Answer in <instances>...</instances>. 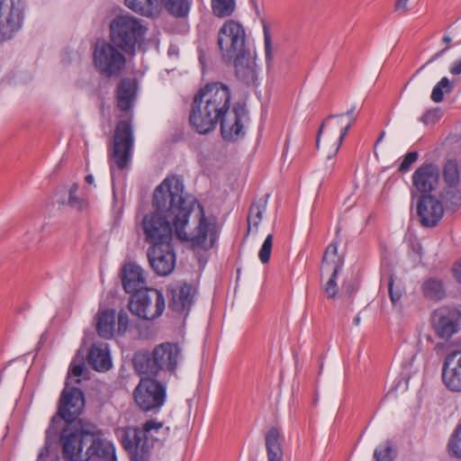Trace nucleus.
<instances>
[{
	"label": "nucleus",
	"mask_w": 461,
	"mask_h": 461,
	"mask_svg": "<svg viewBox=\"0 0 461 461\" xmlns=\"http://www.w3.org/2000/svg\"><path fill=\"white\" fill-rule=\"evenodd\" d=\"M153 206L140 223L145 242L150 246L171 243L173 228L176 237L194 248L211 249L216 240L215 222L204 214L196 199L184 194V185L176 177H167L155 189Z\"/></svg>",
	"instance_id": "f257e3e1"
},
{
	"label": "nucleus",
	"mask_w": 461,
	"mask_h": 461,
	"mask_svg": "<svg viewBox=\"0 0 461 461\" xmlns=\"http://www.w3.org/2000/svg\"><path fill=\"white\" fill-rule=\"evenodd\" d=\"M231 93L223 83L206 84L195 94L191 107L189 122L200 134L212 131L221 123L222 138L236 140L245 134L248 113L244 106L230 109Z\"/></svg>",
	"instance_id": "f03ea898"
},
{
	"label": "nucleus",
	"mask_w": 461,
	"mask_h": 461,
	"mask_svg": "<svg viewBox=\"0 0 461 461\" xmlns=\"http://www.w3.org/2000/svg\"><path fill=\"white\" fill-rule=\"evenodd\" d=\"M84 372V364L77 358H74L70 364L65 388L63 389L60 396L59 406L58 411V416H54L51 419L50 424L46 430L45 444L44 447L40 450L38 455V461L44 459H58V451L52 437L58 433V429L55 428L56 422L59 421L60 419L71 420L77 418L82 412L85 406L84 394L78 388L72 387L68 388L69 384H78L80 382V376Z\"/></svg>",
	"instance_id": "7ed1b4c3"
},
{
	"label": "nucleus",
	"mask_w": 461,
	"mask_h": 461,
	"mask_svg": "<svg viewBox=\"0 0 461 461\" xmlns=\"http://www.w3.org/2000/svg\"><path fill=\"white\" fill-rule=\"evenodd\" d=\"M147 28L142 22L131 14H121L110 23V41L122 52L134 55L146 35Z\"/></svg>",
	"instance_id": "20e7f679"
},
{
	"label": "nucleus",
	"mask_w": 461,
	"mask_h": 461,
	"mask_svg": "<svg viewBox=\"0 0 461 461\" xmlns=\"http://www.w3.org/2000/svg\"><path fill=\"white\" fill-rule=\"evenodd\" d=\"M355 106L351 107L346 113L328 117L321 124L316 139V146L320 147L321 135L326 130L330 142V148L327 152V160L333 159L338 154L345 137L351 127L355 117Z\"/></svg>",
	"instance_id": "39448f33"
},
{
	"label": "nucleus",
	"mask_w": 461,
	"mask_h": 461,
	"mask_svg": "<svg viewBox=\"0 0 461 461\" xmlns=\"http://www.w3.org/2000/svg\"><path fill=\"white\" fill-rule=\"evenodd\" d=\"M77 418L67 420V426L62 429L59 442L63 457L67 461H82L80 459L83 451V442L90 434L95 433V426H84L80 422L73 423Z\"/></svg>",
	"instance_id": "423d86ee"
},
{
	"label": "nucleus",
	"mask_w": 461,
	"mask_h": 461,
	"mask_svg": "<svg viewBox=\"0 0 461 461\" xmlns=\"http://www.w3.org/2000/svg\"><path fill=\"white\" fill-rule=\"evenodd\" d=\"M93 63L95 69L105 77L117 76L123 70L126 59L113 42L101 41L95 46Z\"/></svg>",
	"instance_id": "0eeeda50"
},
{
	"label": "nucleus",
	"mask_w": 461,
	"mask_h": 461,
	"mask_svg": "<svg viewBox=\"0 0 461 461\" xmlns=\"http://www.w3.org/2000/svg\"><path fill=\"white\" fill-rule=\"evenodd\" d=\"M165 306L163 294L154 288H145L142 292L133 294L129 303L131 312L147 321H152L161 316Z\"/></svg>",
	"instance_id": "6e6552de"
},
{
	"label": "nucleus",
	"mask_w": 461,
	"mask_h": 461,
	"mask_svg": "<svg viewBox=\"0 0 461 461\" xmlns=\"http://www.w3.org/2000/svg\"><path fill=\"white\" fill-rule=\"evenodd\" d=\"M246 32L242 24L234 20L223 23L218 33V45L225 59L245 52Z\"/></svg>",
	"instance_id": "1a4fd4ad"
},
{
	"label": "nucleus",
	"mask_w": 461,
	"mask_h": 461,
	"mask_svg": "<svg viewBox=\"0 0 461 461\" xmlns=\"http://www.w3.org/2000/svg\"><path fill=\"white\" fill-rule=\"evenodd\" d=\"M183 359L182 349L176 343L165 342L154 348L148 360L147 373L158 375L164 371L174 374Z\"/></svg>",
	"instance_id": "9d476101"
},
{
	"label": "nucleus",
	"mask_w": 461,
	"mask_h": 461,
	"mask_svg": "<svg viewBox=\"0 0 461 461\" xmlns=\"http://www.w3.org/2000/svg\"><path fill=\"white\" fill-rule=\"evenodd\" d=\"M162 423L154 420L144 423L143 429L128 428L125 429L122 442L124 448L131 454V461L143 459L144 455L149 451L150 445L148 440V433L152 430H158Z\"/></svg>",
	"instance_id": "9b49d317"
},
{
	"label": "nucleus",
	"mask_w": 461,
	"mask_h": 461,
	"mask_svg": "<svg viewBox=\"0 0 461 461\" xmlns=\"http://www.w3.org/2000/svg\"><path fill=\"white\" fill-rule=\"evenodd\" d=\"M133 144L132 129L130 123L120 122L115 129L113 149L112 153L111 174L114 177V165L119 169L127 167Z\"/></svg>",
	"instance_id": "f8f14e48"
},
{
	"label": "nucleus",
	"mask_w": 461,
	"mask_h": 461,
	"mask_svg": "<svg viewBox=\"0 0 461 461\" xmlns=\"http://www.w3.org/2000/svg\"><path fill=\"white\" fill-rule=\"evenodd\" d=\"M23 8L20 2L0 0V42L11 39L23 24Z\"/></svg>",
	"instance_id": "ddd939ff"
},
{
	"label": "nucleus",
	"mask_w": 461,
	"mask_h": 461,
	"mask_svg": "<svg viewBox=\"0 0 461 461\" xmlns=\"http://www.w3.org/2000/svg\"><path fill=\"white\" fill-rule=\"evenodd\" d=\"M165 396V387L154 379H141L134 391L135 402L145 411L160 408L164 403Z\"/></svg>",
	"instance_id": "4468645a"
},
{
	"label": "nucleus",
	"mask_w": 461,
	"mask_h": 461,
	"mask_svg": "<svg viewBox=\"0 0 461 461\" xmlns=\"http://www.w3.org/2000/svg\"><path fill=\"white\" fill-rule=\"evenodd\" d=\"M342 267L343 259L338 254V244L332 242L328 246L321 263V276H329L324 285L325 294L329 298H334L339 292L337 275Z\"/></svg>",
	"instance_id": "2eb2a0df"
},
{
	"label": "nucleus",
	"mask_w": 461,
	"mask_h": 461,
	"mask_svg": "<svg viewBox=\"0 0 461 461\" xmlns=\"http://www.w3.org/2000/svg\"><path fill=\"white\" fill-rule=\"evenodd\" d=\"M431 322L436 334L448 339L461 328V312L452 308H440L433 312Z\"/></svg>",
	"instance_id": "dca6fc26"
},
{
	"label": "nucleus",
	"mask_w": 461,
	"mask_h": 461,
	"mask_svg": "<svg viewBox=\"0 0 461 461\" xmlns=\"http://www.w3.org/2000/svg\"><path fill=\"white\" fill-rule=\"evenodd\" d=\"M147 254L151 268L158 276H168L175 269L176 254L171 243L149 246Z\"/></svg>",
	"instance_id": "f3484780"
},
{
	"label": "nucleus",
	"mask_w": 461,
	"mask_h": 461,
	"mask_svg": "<svg viewBox=\"0 0 461 461\" xmlns=\"http://www.w3.org/2000/svg\"><path fill=\"white\" fill-rule=\"evenodd\" d=\"M439 178L438 167L431 163L420 166L411 176L413 186L421 194L434 191L438 185Z\"/></svg>",
	"instance_id": "a211bd4d"
},
{
	"label": "nucleus",
	"mask_w": 461,
	"mask_h": 461,
	"mask_svg": "<svg viewBox=\"0 0 461 461\" xmlns=\"http://www.w3.org/2000/svg\"><path fill=\"white\" fill-rule=\"evenodd\" d=\"M92 444L86 449L85 461H116L115 447L112 441L103 438L95 427V433L90 434Z\"/></svg>",
	"instance_id": "6ab92c4d"
},
{
	"label": "nucleus",
	"mask_w": 461,
	"mask_h": 461,
	"mask_svg": "<svg viewBox=\"0 0 461 461\" xmlns=\"http://www.w3.org/2000/svg\"><path fill=\"white\" fill-rule=\"evenodd\" d=\"M442 380L450 391L461 392V350L454 351L446 357Z\"/></svg>",
	"instance_id": "aec40b11"
},
{
	"label": "nucleus",
	"mask_w": 461,
	"mask_h": 461,
	"mask_svg": "<svg viewBox=\"0 0 461 461\" xmlns=\"http://www.w3.org/2000/svg\"><path fill=\"white\" fill-rule=\"evenodd\" d=\"M170 308L177 312H188L195 294V289L185 283H176L170 286Z\"/></svg>",
	"instance_id": "412c9836"
},
{
	"label": "nucleus",
	"mask_w": 461,
	"mask_h": 461,
	"mask_svg": "<svg viewBox=\"0 0 461 461\" xmlns=\"http://www.w3.org/2000/svg\"><path fill=\"white\" fill-rule=\"evenodd\" d=\"M417 210L421 224L426 227L435 226L444 214L442 204L431 195L423 196L418 203Z\"/></svg>",
	"instance_id": "4be33fe9"
},
{
	"label": "nucleus",
	"mask_w": 461,
	"mask_h": 461,
	"mask_svg": "<svg viewBox=\"0 0 461 461\" xmlns=\"http://www.w3.org/2000/svg\"><path fill=\"white\" fill-rule=\"evenodd\" d=\"M123 289L128 294H135L142 292L146 287L144 270L137 264L128 263L124 265L122 274Z\"/></svg>",
	"instance_id": "5701e85b"
},
{
	"label": "nucleus",
	"mask_w": 461,
	"mask_h": 461,
	"mask_svg": "<svg viewBox=\"0 0 461 461\" xmlns=\"http://www.w3.org/2000/svg\"><path fill=\"white\" fill-rule=\"evenodd\" d=\"M237 77L247 85L255 84L258 78L257 65L255 59L247 55L246 51L237 57H233Z\"/></svg>",
	"instance_id": "b1692460"
},
{
	"label": "nucleus",
	"mask_w": 461,
	"mask_h": 461,
	"mask_svg": "<svg viewBox=\"0 0 461 461\" xmlns=\"http://www.w3.org/2000/svg\"><path fill=\"white\" fill-rule=\"evenodd\" d=\"M138 86L134 79L124 78L117 86L116 102L121 111L131 110L137 98Z\"/></svg>",
	"instance_id": "393cba45"
},
{
	"label": "nucleus",
	"mask_w": 461,
	"mask_h": 461,
	"mask_svg": "<svg viewBox=\"0 0 461 461\" xmlns=\"http://www.w3.org/2000/svg\"><path fill=\"white\" fill-rule=\"evenodd\" d=\"M87 362L93 369L104 372L112 367V359L107 344H94L87 356Z\"/></svg>",
	"instance_id": "a878e982"
},
{
	"label": "nucleus",
	"mask_w": 461,
	"mask_h": 461,
	"mask_svg": "<svg viewBox=\"0 0 461 461\" xmlns=\"http://www.w3.org/2000/svg\"><path fill=\"white\" fill-rule=\"evenodd\" d=\"M96 331L104 339H109L114 336L116 326L115 311L99 309L96 316Z\"/></svg>",
	"instance_id": "bb28decb"
},
{
	"label": "nucleus",
	"mask_w": 461,
	"mask_h": 461,
	"mask_svg": "<svg viewBox=\"0 0 461 461\" xmlns=\"http://www.w3.org/2000/svg\"><path fill=\"white\" fill-rule=\"evenodd\" d=\"M125 5L136 14L157 17L161 12L159 0H124Z\"/></svg>",
	"instance_id": "cd10ccee"
},
{
	"label": "nucleus",
	"mask_w": 461,
	"mask_h": 461,
	"mask_svg": "<svg viewBox=\"0 0 461 461\" xmlns=\"http://www.w3.org/2000/svg\"><path fill=\"white\" fill-rule=\"evenodd\" d=\"M279 431L272 428L267 434L266 445L268 455V461H280L283 457V452L279 442Z\"/></svg>",
	"instance_id": "c85d7f7f"
},
{
	"label": "nucleus",
	"mask_w": 461,
	"mask_h": 461,
	"mask_svg": "<svg viewBox=\"0 0 461 461\" xmlns=\"http://www.w3.org/2000/svg\"><path fill=\"white\" fill-rule=\"evenodd\" d=\"M422 291L426 297L432 300H439L445 294L442 282L436 278H429L422 285Z\"/></svg>",
	"instance_id": "c756f323"
},
{
	"label": "nucleus",
	"mask_w": 461,
	"mask_h": 461,
	"mask_svg": "<svg viewBox=\"0 0 461 461\" xmlns=\"http://www.w3.org/2000/svg\"><path fill=\"white\" fill-rule=\"evenodd\" d=\"M165 8L176 17H184L190 11L192 0H161Z\"/></svg>",
	"instance_id": "7c9ffc66"
},
{
	"label": "nucleus",
	"mask_w": 461,
	"mask_h": 461,
	"mask_svg": "<svg viewBox=\"0 0 461 461\" xmlns=\"http://www.w3.org/2000/svg\"><path fill=\"white\" fill-rule=\"evenodd\" d=\"M212 14L219 17L224 18L230 16L236 8L235 0H211Z\"/></svg>",
	"instance_id": "2f4dec72"
},
{
	"label": "nucleus",
	"mask_w": 461,
	"mask_h": 461,
	"mask_svg": "<svg viewBox=\"0 0 461 461\" xmlns=\"http://www.w3.org/2000/svg\"><path fill=\"white\" fill-rule=\"evenodd\" d=\"M444 180L449 186H456L459 183V169L456 160L449 159L443 169Z\"/></svg>",
	"instance_id": "473e14b6"
},
{
	"label": "nucleus",
	"mask_w": 461,
	"mask_h": 461,
	"mask_svg": "<svg viewBox=\"0 0 461 461\" xmlns=\"http://www.w3.org/2000/svg\"><path fill=\"white\" fill-rule=\"evenodd\" d=\"M447 447L451 456L461 459V422L450 436Z\"/></svg>",
	"instance_id": "72a5a7b5"
},
{
	"label": "nucleus",
	"mask_w": 461,
	"mask_h": 461,
	"mask_svg": "<svg viewBox=\"0 0 461 461\" xmlns=\"http://www.w3.org/2000/svg\"><path fill=\"white\" fill-rule=\"evenodd\" d=\"M452 90V85L447 77H444L440 81L433 87L431 93V100L435 103H441L444 99L446 93H450Z\"/></svg>",
	"instance_id": "f704fd0d"
},
{
	"label": "nucleus",
	"mask_w": 461,
	"mask_h": 461,
	"mask_svg": "<svg viewBox=\"0 0 461 461\" xmlns=\"http://www.w3.org/2000/svg\"><path fill=\"white\" fill-rule=\"evenodd\" d=\"M375 461H392L394 457V449L390 441L379 445L374 451Z\"/></svg>",
	"instance_id": "c9c22d12"
},
{
	"label": "nucleus",
	"mask_w": 461,
	"mask_h": 461,
	"mask_svg": "<svg viewBox=\"0 0 461 461\" xmlns=\"http://www.w3.org/2000/svg\"><path fill=\"white\" fill-rule=\"evenodd\" d=\"M272 247H273V235L268 234L267 236V238L265 239V240L259 249V252H258V258L261 261V263L267 264L269 261L270 256H271V251H272Z\"/></svg>",
	"instance_id": "e433bc0d"
},
{
	"label": "nucleus",
	"mask_w": 461,
	"mask_h": 461,
	"mask_svg": "<svg viewBox=\"0 0 461 461\" xmlns=\"http://www.w3.org/2000/svg\"><path fill=\"white\" fill-rule=\"evenodd\" d=\"M264 44H265L266 62H267V65L269 67L273 63L274 53H273V48H272L271 36H270V33H269L267 26H264Z\"/></svg>",
	"instance_id": "4c0bfd02"
},
{
	"label": "nucleus",
	"mask_w": 461,
	"mask_h": 461,
	"mask_svg": "<svg viewBox=\"0 0 461 461\" xmlns=\"http://www.w3.org/2000/svg\"><path fill=\"white\" fill-rule=\"evenodd\" d=\"M77 190L78 185L74 183L69 189L68 203L69 206L75 209L81 210L85 204V202L77 196Z\"/></svg>",
	"instance_id": "58836bf2"
},
{
	"label": "nucleus",
	"mask_w": 461,
	"mask_h": 461,
	"mask_svg": "<svg viewBox=\"0 0 461 461\" xmlns=\"http://www.w3.org/2000/svg\"><path fill=\"white\" fill-rule=\"evenodd\" d=\"M419 158V154L417 151L408 152L402 158V162L399 165V171L407 172L411 165L417 161Z\"/></svg>",
	"instance_id": "ea45409f"
},
{
	"label": "nucleus",
	"mask_w": 461,
	"mask_h": 461,
	"mask_svg": "<svg viewBox=\"0 0 461 461\" xmlns=\"http://www.w3.org/2000/svg\"><path fill=\"white\" fill-rule=\"evenodd\" d=\"M117 319V332L119 334H123L127 330L129 325V316L125 312L122 311L119 312Z\"/></svg>",
	"instance_id": "a19ab883"
},
{
	"label": "nucleus",
	"mask_w": 461,
	"mask_h": 461,
	"mask_svg": "<svg viewBox=\"0 0 461 461\" xmlns=\"http://www.w3.org/2000/svg\"><path fill=\"white\" fill-rule=\"evenodd\" d=\"M261 219L262 212L259 210V208H251L249 215L248 217L249 226L250 227L253 224L255 227H258Z\"/></svg>",
	"instance_id": "79ce46f5"
},
{
	"label": "nucleus",
	"mask_w": 461,
	"mask_h": 461,
	"mask_svg": "<svg viewBox=\"0 0 461 461\" xmlns=\"http://www.w3.org/2000/svg\"><path fill=\"white\" fill-rule=\"evenodd\" d=\"M388 286H389V294H390V299L392 301V303L393 305H396L402 298V291L400 289H394L393 281L392 277H390Z\"/></svg>",
	"instance_id": "37998d69"
},
{
	"label": "nucleus",
	"mask_w": 461,
	"mask_h": 461,
	"mask_svg": "<svg viewBox=\"0 0 461 461\" xmlns=\"http://www.w3.org/2000/svg\"><path fill=\"white\" fill-rule=\"evenodd\" d=\"M452 270L456 280L461 284V259L454 264Z\"/></svg>",
	"instance_id": "c03bdc74"
},
{
	"label": "nucleus",
	"mask_w": 461,
	"mask_h": 461,
	"mask_svg": "<svg viewBox=\"0 0 461 461\" xmlns=\"http://www.w3.org/2000/svg\"><path fill=\"white\" fill-rule=\"evenodd\" d=\"M408 1L409 0H397L395 4V11L406 13L408 10Z\"/></svg>",
	"instance_id": "a18cd8bd"
},
{
	"label": "nucleus",
	"mask_w": 461,
	"mask_h": 461,
	"mask_svg": "<svg viewBox=\"0 0 461 461\" xmlns=\"http://www.w3.org/2000/svg\"><path fill=\"white\" fill-rule=\"evenodd\" d=\"M452 75H460L461 74V59L455 61L449 69Z\"/></svg>",
	"instance_id": "49530a36"
},
{
	"label": "nucleus",
	"mask_w": 461,
	"mask_h": 461,
	"mask_svg": "<svg viewBox=\"0 0 461 461\" xmlns=\"http://www.w3.org/2000/svg\"><path fill=\"white\" fill-rule=\"evenodd\" d=\"M86 182L89 185H94V182H95L94 176L92 175H87L86 176Z\"/></svg>",
	"instance_id": "de8ad7c7"
},
{
	"label": "nucleus",
	"mask_w": 461,
	"mask_h": 461,
	"mask_svg": "<svg viewBox=\"0 0 461 461\" xmlns=\"http://www.w3.org/2000/svg\"><path fill=\"white\" fill-rule=\"evenodd\" d=\"M443 41H445L446 43H449L451 41V38L446 35L443 37Z\"/></svg>",
	"instance_id": "09e8293b"
},
{
	"label": "nucleus",
	"mask_w": 461,
	"mask_h": 461,
	"mask_svg": "<svg viewBox=\"0 0 461 461\" xmlns=\"http://www.w3.org/2000/svg\"><path fill=\"white\" fill-rule=\"evenodd\" d=\"M359 321H360L359 317H357V318L355 319V322H356L357 324H358V323H359Z\"/></svg>",
	"instance_id": "8fccbe9b"
},
{
	"label": "nucleus",
	"mask_w": 461,
	"mask_h": 461,
	"mask_svg": "<svg viewBox=\"0 0 461 461\" xmlns=\"http://www.w3.org/2000/svg\"><path fill=\"white\" fill-rule=\"evenodd\" d=\"M384 135V132H383V133L381 134V136H380V137H379V139H378V141H380L381 140H383Z\"/></svg>",
	"instance_id": "3c124183"
}]
</instances>
